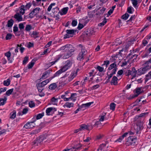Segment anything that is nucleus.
<instances>
[{
	"label": "nucleus",
	"instance_id": "nucleus-1",
	"mask_svg": "<svg viewBox=\"0 0 151 151\" xmlns=\"http://www.w3.org/2000/svg\"><path fill=\"white\" fill-rule=\"evenodd\" d=\"M77 72L74 71L72 72H67L65 75L61 78L62 81L65 84L71 81L76 76Z\"/></svg>",
	"mask_w": 151,
	"mask_h": 151
},
{
	"label": "nucleus",
	"instance_id": "nucleus-2",
	"mask_svg": "<svg viewBox=\"0 0 151 151\" xmlns=\"http://www.w3.org/2000/svg\"><path fill=\"white\" fill-rule=\"evenodd\" d=\"M78 46L81 48V51L77 56V59L79 60H81L83 59L84 57L87 54L88 52L85 47L82 45L80 44Z\"/></svg>",
	"mask_w": 151,
	"mask_h": 151
},
{
	"label": "nucleus",
	"instance_id": "nucleus-3",
	"mask_svg": "<svg viewBox=\"0 0 151 151\" xmlns=\"http://www.w3.org/2000/svg\"><path fill=\"white\" fill-rule=\"evenodd\" d=\"M74 51V48L71 45H69V47L67 48L66 49V50L64 52L63 58L66 59L71 56Z\"/></svg>",
	"mask_w": 151,
	"mask_h": 151
},
{
	"label": "nucleus",
	"instance_id": "nucleus-4",
	"mask_svg": "<svg viewBox=\"0 0 151 151\" xmlns=\"http://www.w3.org/2000/svg\"><path fill=\"white\" fill-rule=\"evenodd\" d=\"M137 138L132 137H129L128 138L125 143L127 146H134L137 142Z\"/></svg>",
	"mask_w": 151,
	"mask_h": 151
},
{
	"label": "nucleus",
	"instance_id": "nucleus-5",
	"mask_svg": "<svg viewBox=\"0 0 151 151\" xmlns=\"http://www.w3.org/2000/svg\"><path fill=\"white\" fill-rule=\"evenodd\" d=\"M149 69V66H146L144 68H141L138 70V73L139 75L144 74Z\"/></svg>",
	"mask_w": 151,
	"mask_h": 151
},
{
	"label": "nucleus",
	"instance_id": "nucleus-6",
	"mask_svg": "<svg viewBox=\"0 0 151 151\" xmlns=\"http://www.w3.org/2000/svg\"><path fill=\"white\" fill-rule=\"evenodd\" d=\"M68 69H67L64 66H62L60 69L57 71L55 74L54 75L55 76H59L60 74L62 73L65 72Z\"/></svg>",
	"mask_w": 151,
	"mask_h": 151
},
{
	"label": "nucleus",
	"instance_id": "nucleus-7",
	"mask_svg": "<svg viewBox=\"0 0 151 151\" xmlns=\"http://www.w3.org/2000/svg\"><path fill=\"white\" fill-rule=\"evenodd\" d=\"M35 121H34L30 122L27 123L24 126V127L27 129H30L35 126V124L34 122Z\"/></svg>",
	"mask_w": 151,
	"mask_h": 151
},
{
	"label": "nucleus",
	"instance_id": "nucleus-8",
	"mask_svg": "<svg viewBox=\"0 0 151 151\" xmlns=\"http://www.w3.org/2000/svg\"><path fill=\"white\" fill-rule=\"evenodd\" d=\"M143 124L142 122L138 123L136 126V134H138L139 132L143 129Z\"/></svg>",
	"mask_w": 151,
	"mask_h": 151
},
{
	"label": "nucleus",
	"instance_id": "nucleus-9",
	"mask_svg": "<svg viewBox=\"0 0 151 151\" xmlns=\"http://www.w3.org/2000/svg\"><path fill=\"white\" fill-rule=\"evenodd\" d=\"M66 32L67 33L64 35V38L65 39L69 38L70 37H72L69 35H73L75 31L73 29H70L67 30L66 31Z\"/></svg>",
	"mask_w": 151,
	"mask_h": 151
},
{
	"label": "nucleus",
	"instance_id": "nucleus-10",
	"mask_svg": "<svg viewBox=\"0 0 151 151\" xmlns=\"http://www.w3.org/2000/svg\"><path fill=\"white\" fill-rule=\"evenodd\" d=\"M50 80L49 79H47L42 82L41 83L38 84L37 85V88H38L39 87L42 88L43 87L48 83Z\"/></svg>",
	"mask_w": 151,
	"mask_h": 151
},
{
	"label": "nucleus",
	"instance_id": "nucleus-11",
	"mask_svg": "<svg viewBox=\"0 0 151 151\" xmlns=\"http://www.w3.org/2000/svg\"><path fill=\"white\" fill-rule=\"evenodd\" d=\"M43 140V137H40L37 139L35 140L33 142V143L35 145L38 146L40 144Z\"/></svg>",
	"mask_w": 151,
	"mask_h": 151
},
{
	"label": "nucleus",
	"instance_id": "nucleus-12",
	"mask_svg": "<svg viewBox=\"0 0 151 151\" xmlns=\"http://www.w3.org/2000/svg\"><path fill=\"white\" fill-rule=\"evenodd\" d=\"M137 74V71L134 68H133L132 69V70H130V75L132 77L131 78L132 79H133V78L136 76Z\"/></svg>",
	"mask_w": 151,
	"mask_h": 151
},
{
	"label": "nucleus",
	"instance_id": "nucleus-13",
	"mask_svg": "<svg viewBox=\"0 0 151 151\" xmlns=\"http://www.w3.org/2000/svg\"><path fill=\"white\" fill-rule=\"evenodd\" d=\"M118 78L115 76H114L111 82V85H116L117 84Z\"/></svg>",
	"mask_w": 151,
	"mask_h": 151
},
{
	"label": "nucleus",
	"instance_id": "nucleus-14",
	"mask_svg": "<svg viewBox=\"0 0 151 151\" xmlns=\"http://www.w3.org/2000/svg\"><path fill=\"white\" fill-rule=\"evenodd\" d=\"M14 17L17 20L19 21H21L22 20V18L21 15L19 13L16 14L14 15Z\"/></svg>",
	"mask_w": 151,
	"mask_h": 151
},
{
	"label": "nucleus",
	"instance_id": "nucleus-15",
	"mask_svg": "<svg viewBox=\"0 0 151 151\" xmlns=\"http://www.w3.org/2000/svg\"><path fill=\"white\" fill-rule=\"evenodd\" d=\"M82 145L80 144H78L77 145H75L74 147L71 149L70 151H76L79 149L81 147Z\"/></svg>",
	"mask_w": 151,
	"mask_h": 151
},
{
	"label": "nucleus",
	"instance_id": "nucleus-16",
	"mask_svg": "<svg viewBox=\"0 0 151 151\" xmlns=\"http://www.w3.org/2000/svg\"><path fill=\"white\" fill-rule=\"evenodd\" d=\"M93 103V102H92L85 104H83L80 106L81 108V109H83V108H84V109H85L86 108L89 107Z\"/></svg>",
	"mask_w": 151,
	"mask_h": 151
},
{
	"label": "nucleus",
	"instance_id": "nucleus-17",
	"mask_svg": "<svg viewBox=\"0 0 151 151\" xmlns=\"http://www.w3.org/2000/svg\"><path fill=\"white\" fill-rule=\"evenodd\" d=\"M72 65V63L70 61L68 60L65 62L64 66L68 69L71 67Z\"/></svg>",
	"mask_w": 151,
	"mask_h": 151
},
{
	"label": "nucleus",
	"instance_id": "nucleus-18",
	"mask_svg": "<svg viewBox=\"0 0 151 151\" xmlns=\"http://www.w3.org/2000/svg\"><path fill=\"white\" fill-rule=\"evenodd\" d=\"M73 106V104L72 103L66 102L63 106L64 108H70Z\"/></svg>",
	"mask_w": 151,
	"mask_h": 151
},
{
	"label": "nucleus",
	"instance_id": "nucleus-19",
	"mask_svg": "<svg viewBox=\"0 0 151 151\" xmlns=\"http://www.w3.org/2000/svg\"><path fill=\"white\" fill-rule=\"evenodd\" d=\"M57 85L56 83H53L51 84H50L49 87V89L52 90H55V88L57 87Z\"/></svg>",
	"mask_w": 151,
	"mask_h": 151
},
{
	"label": "nucleus",
	"instance_id": "nucleus-20",
	"mask_svg": "<svg viewBox=\"0 0 151 151\" xmlns=\"http://www.w3.org/2000/svg\"><path fill=\"white\" fill-rule=\"evenodd\" d=\"M62 57V55H59L56 58V59L54 61L52 62L51 63H49L48 64L49 65H50V66L54 64L55 63H56L59 59L60 58Z\"/></svg>",
	"mask_w": 151,
	"mask_h": 151
},
{
	"label": "nucleus",
	"instance_id": "nucleus-21",
	"mask_svg": "<svg viewBox=\"0 0 151 151\" xmlns=\"http://www.w3.org/2000/svg\"><path fill=\"white\" fill-rule=\"evenodd\" d=\"M58 102V99L55 98V97H52L51 100L52 104L53 105H57Z\"/></svg>",
	"mask_w": 151,
	"mask_h": 151
},
{
	"label": "nucleus",
	"instance_id": "nucleus-22",
	"mask_svg": "<svg viewBox=\"0 0 151 151\" xmlns=\"http://www.w3.org/2000/svg\"><path fill=\"white\" fill-rule=\"evenodd\" d=\"M116 68V63L115 62H114V63L110 65L109 67L108 68V69L109 70H111L113 68Z\"/></svg>",
	"mask_w": 151,
	"mask_h": 151
},
{
	"label": "nucleus",
	"instance_id": "nucleus-23",
	"mask_svg": "<svg viewBox=\"0 0 151 151\" xmlns=\"http://www.w3.org/2000/svg\"><path fill=\"white\" fill-rule=\"evenodd\" d=\"M80 128L81 131L85 129H87L88 130H89L88 128V126L85 124L81 125L80 126Z\"/></svg>",
	"mask_w": 151,
	"mask_h": 151
},
{
	"label": "nucleus",
	"instance_id": "nucleus-24",
	"mask_svg": "<svg viewBox=\"0 0 151 151\" xmlns=\"http://www.w3.org/2000/svg\"><path fill=\"white\" fill-rule=\"evenodd\" d=\"M26 10L24 8V5H22L20 6L19 12L21 14L23 15L25 13V11Z\"/></svg>",
	"mask_w": 151,
	"mask_h": 151
},
{
	"label": "nucleus",
	"instance_id": "nucleus-25",
	"mask_svg": "<svg viewBox=\"0 0 151 151\" xmlns=\"http://www.w3.org/2000/svg\"><path fill=\"white\" fill-rule=\"evenodd\" d=\"M5 56H6L7 58L8 61H9V63H12V60H10V57L11 56V53L9 51L8 52H6L5 54Z\"/></svg>",
	"mask_w": 151,
	"mask_h": 151
},
{
	"label": "nucleus",
	"instance_id": "nucleus-26",
	"mask_svg": "<svg viewBox=\"0 0 151 151\" xmlns=\"http://www.w3.org/2000/svg\"><path fill=\"white\" fill-rule=\"evenodd\" d=\"M13 20L12 19H10L8 21L7 24L6 25V26L8 27H12L13 24Z\"/></svg>",
	"mask_w": 151,
	"mask_h": 151
},
{
	"label": "nucleus",
	"instance_id": "nucleus-27",
	"mask_svg": "<svg viewBox=\"0 0 151 151\" xmlns=\"http://www.w3.org/2000/svg\"><path fill=\"white\" fill-rule=\"evenodd\" d=\"M49 71H47L43 73L42 76V78L45 79L48 77L49 75Z\"/></svg>",
	"mask_w": 151,
	"mask_h": 151
},
{
	"label": "nucleus",
	"instance_id": "nucleus-28",
	"mask_svg": "<svg viewBox=\"0 0 151 151\" xmlns=\"http://www.w3.org/2000/svg\"><path fill=\"white\" fill-rule=\"evenodd\" d=\"M10 114L11 115L10 116V118L12 119H14L15 118L16 116V111L15 110H14Z\"/></svg>",
	"mask_w": 151,
	"mask_h": 151
},
{
	"label": "nucleus",
	"instance_id": "nucleus-29",
	"mask_svg": "<svg viewBox=\"0 0 151 151\" xmlns=\"http://www.w3.org/2000/svg\"><path fill=\"white\" fill-rule=\"evenodd\" d=\"M53 108L52 107L47 108L46 111V113L47 115H50V113L53 110Z\"/></svg>",
	"mask_w": 151,
	"mask_h": 151
},
{
	"label": "nucleus",
	"instance_id": "nucleus-30",
	"mask_svg": "<svg viewBox=\"0 0 151 151\" xmlns=\"http://www.w3.org/2000/svg\"><path fill=\"white\" fill-rule=\"evenodd\" d=\"M121 43L122 41L121 40L117 38L115 40L114 43V45L117 46L119 45Z\"/></svg>",
	"mask_w": 151,
	"mask_h": 151
},
{
	"label": "nucleus",
	"instance_id": "nucleus-31",
	"mask_svg": "<svg viewBox=\"0 0 151 151\" xmlns=\"http://www.w3.org/2000/svg\"><path fill=\"white\" fill-rule=\"evenodd\" d=\"M10 81L9 79H8L6 81H5L4 82V84L5 86H8L10 84Z\"/></svg>",
	"mask_w": 151,
	"mask_h": 151
},
{
	"label": "nucleus",
	"instance_id": "nucleus-32",
	"mask_svg": "<svg viewBox=\"0 0 151 151\" xmlns=\"http://www.w3.org/2000/svg\"><path fill=\"white\" fill-rule=\"evenodd\" d=\"M32 29V27L31 25L27 24L26 25L25 29L27 31H29Z\"/></svg>",
	"mask_w": 151,
	"mask_h": 151
},
{
	"label": "nucleus",
	"instance_id": "nucleus-33",
	"mask_svg": "<svg viewBox=\"0 0 151 151\" xmlns=\"http://www.w3.org/2000/svg\"><path fill=\"white\" fill-rule=\"evenodd\" d=\"M40 9L39 7H37L34 9L33 11L34 13V14H37L39 13V11L40 10Z\"/></svg>",
	"mask_w": 151,
	"mask_h": 151
},
{
	"label": "nucleus",
	"instance_id": "nucleus-34",
	"mask_svg": "<svg viewBox=\"0 0 151 151\" xmlns=\"http://www.w3.org/2000/svg\"><path fill=\"white\" fill-rule=\"evenodd\" d=\"M142 91L141 88H137L136 90V93H137V95H136V96L139 95L142 92Z\"/></svg>",
	"mask_w": 151,
	"mask_h": 151
},
{
	"label": "nucleus",
	"instance_id": "nucleus-35",
	"mask_svg": "<svg viewBox=\"0 0 151 151\" xmlns=\"http://www.w3.org/2000/svg\"><path fill=\"white\" fill-rule=\"evenodd\" d=\"M44 114V113L43 112L41 114H38L36 117V119H39L42 117Z\"/></svg>",
	"mask_w": 151,
	"mask_h": 151
},
{
	"label": "nucleus",
	"instance_id": "nucleus-36",
	"mask_svg": "<svg viewBox=\"0 0 151 151\" xmlns=\"http://www.w3.org/2000/svg\"><path fill=\"white\" fill-rule=\"evenodd\" d=\"M38 33L36 32H33L31 35V36L32 37L36 38L38 37Z\"/></svg>",
	"mask_w": 151,
	"mask_h": 151
},
{
	"label": "nucleus",
	"instance_id": "nucleus-37",
	"mask_svg": "<svg viewBox=\"0 0 151 151\" xmlns=\"http://www.w3.org/2000/svg\"><path fill=\"white\" fill-rule=\"evenodd\" d=\"M13 88H12L8 90L7 91H6V95L8 96H9L13 92Z\"/></svg>",
	"mask_w": 151,
	"mask_h": 151
},
{
	"label": "nucleus",
	"instance_id": "nucleus-38",
	"mask_svg": "<svg viewBox=\"0 0 151 151\" xmlns=\"http://www.w3.org/2000/svg\"><path fill=\"white\" fill-rule=\"evenodd\" d=\"M29 106L31 108H32L35 106V104L34 102L31 101L29 103Z\"/></svg>",
	"mask_w": 151,
	"mask_h": 151
},
{
	"label": "nucleus",
	"instance_id": "nucleus-39",
	"mask_svg": "<svg viewBox=\"0 0 151 151\" xmlns=\"http://www.w3.org/2000/svg\"><path fill=\"white\" fill-rule=\"evenodd\" d=\"M129 16V14L127 13H126L122 16V18L123 19L126 20L127 19Z\"/></svg>",
	"mask_w": 151,
	"mask_h": 151
},
{
	"label": "nucleus",
	"instance_id": "nucleus-40",
	"mask_svg": "<svg viewBox=\"0 0 151 151\" xmlns=\"http://www.w3.org/2000/svg\"><path fill=\"white\" fill-rule=\"evenodd\" d=\"M132 2L133 6L136 7H137V0H132Z\"/></svg>",
	"mask_w": 151,
	"mask_h": 151
},
{
	"label": "nucleus",
	"instance_id": "nucleus-41",
	"mask_svg": "<svg viewBox=\"0 0 151 151\" xmlns=\"http://www.w3.org/2000/svg\"><path fill=\"white\" fill-rule=\"evenodd\" d=\"M55 3H53L51 4L48 8L47 9V10L48 12H50L52 9V6H55Z\"/></svg>",
	"mask_w": 151,
	"mask_h": 151
},
{
	"label": "nucleus",
	"instance_id": "nucleus-42",
	"mask_svg": "<svg viewBox=\"0 0 151 151\" xmlns=\"http://www.w3.org/2000/svg\"><path fill=\"white\" fill-rule=\"evenodd\" d=\"M115 104L114 103H112L110 105V109H111L114 110L115 107Z\"/></svg>",
	"mask_w": 151,
	"mask_h": 151
},
{
	"label": "nucleus",
	"instance_id": "nucleus-43",
	"mask_svg": "<svg viewBox=\"0 0 151 151\" xmlns=\"http://www.w3.org/2000/svg\"><path fill=\"white\" fill-rule=\"evenodd\" d=\"M1 99V101L0 102V106L3 105L5 104L7 99L6 98H4L3 99Z\"/></svg>",
	"mask_w": 151,
	"mask_h": 151
},
{
	"label": "nucleus",
	"instance_id": "nucleus-44",
	"mask_svg": "<svg viewBox=\"0 0 151 151\" xmlns=\"http://www.w3.org/2000/svg\"><path fill=\"white\" fill-rule=\"evenodd\" d=\"M97 68L98 69V70H99V71L100 72H102L103 71H104V68H103L101 67L98 66L97 67Z\"/></svg>",
	"mask_w": 151,
	"mask_h": 151
},
{
	"label": "nucleus",
	"instance_id": "nucleus-45",
	"mask_svg": "<svg viewBox=\"0 0 151 151\" xmlns=\"http://www.w3.org/2000/svg\"><path fill=\"white\" fill-rule=\"evenodd\" d=\"M65 45V46H63L60 47V50H65V51L66 50V49L67 48L69 47V45Z\"/></svg>",
	"mask_w": 151,
	"mask_h": 151
},
{
	"label": "nucleus",
	"instance_id": "nucleus-46",
	"mask_svg": "<svg viewBox=\"0 0 151 151\" xmlns=\"http://www.w3.org/2000/svg\"><path fill=\"white\" fill-rule=\"evenodd\" d=\"M68 9V7H65L63 8L62 9V12L63 14H65L67 13Z\"/></svg>",
	"mask_w": 151,
	"mask_h": 151
},
{
	"label": "nucleus",
	"instance_id": "nucleus-47",
	"mask_svg": "<svg viewBox=\"0 0 151 151\" xmlns=\"http://www.w3.org/2000/svg\"><path fill=\"white\" fill-rule=\"evenodd\" d=\"M106 115V113H104V114H103V115H102L100 116V118L99 119V121L100 122H102L104 120L105 118L104 116Z\"/></svg>",
	"mask_w": 151,
	"mask_h": 151
},
{
	"label": "nucleus",
	"instance_id": "nucleus-48",
	"mask_svg": "<svg viewBox=\"0 0 151 151\" xmlns=\"http://www.w3.org/2000/svg\"><path fill=\"white\" fill-rule=\"evenodd\" d=\"M94 71L92 70L91 72H90L89 73V76L88 77H92L91 78H90L91 79H92L93 78V77L94 76Z\"/></svg>",
	"mask_w": 151,
	"mask_h": 151
},
{
	"label": "nucleus",
	"instance_id": "nucleus-49",
	"mask_svg": "<svg viewBox=\"0 0 151 151\" xmlns=\"http://www.w3.org/2000/svg\"><path fill=\"white\" fill-rule=\"evenodd\" d=\"M12 37V35L10 33H8L6 37V40L10 39Z\"/></svg>",
	"mask_w": 151,
	"mask_h": 151
},
{
	"label": "nucleus",
	"instance_id": "nucleus-50",
	"mask_svg": "<svg viewBox=\"0 0 151 151\" xmlns=\"http://www.w3.org/2000/svg\"><path fill=\"white\" fill-rule=\"evenodd\" d=\"M31 6V4L30 3L27 4L26 5H24V8L26 10L29 9Z\"/></svg>",
	"mask_w": 151,
	"mask_h": 151
},
{
	"label": "nucleus",
	"instance_id": "nucleus-51",
	"mask_svg": "<svg viewBox=\"0 0 151 151\" xmlns=\"http://www.w3.org/2000/svg\"><path fill=\"white\" fill-rule=\"evenodd\" d=\"M151 79V77L148 74L146 75V77L145 78V82H147V81Z\"/></svg>",
	"mask_w": 151,
	"mask_h": 151
},
{
	"label": "nucleus",
	"instance_id": "nucleus-52",
	"mask_svg": "<svg viewBox=\"0 0 151 151\" xmlns=\"http://www.w3.org/2000/svg\"><path fill=\"white\" fill-rule=\"evenodd\" d=\"M134 19V16H132L130 18V19L129 20L127 21V22L128 24H131V21H132L133 19Z\"/></svg>",
	"mask_w": 151,
	"mask_h": 151
},
{
	"label": "nucleus",
	"instance_id": "nucleus-53",
	"mask_svg": "<svg viewBox=\"0 0 151 151\" xmlns=\"http://www.w3.org/2000/svg\"><path fill=\"white\" fill-rule=\"evenodd\" d=\"M104 64H103L102 65V66L105 65H106V69L108 67V65L109 63V61L108 60L105 61H104Z\"/></svg>",
	"mask_w": 151,
	"mask_h": 151
},
{
	"label": "nucleus",
	"instance_id": "nucleus-54",
	"mask_svg": "<svg viewBox=\"0 0 151 151\" xmlns=\"http://www.w3.org/2000/svg\"><path fill=\"white\" fill-rule=\"evenodd\" d=\"M34 63L33 62H31L28 65V68L29 69L31 68L34 65Z\"/></svg>",
	"mask_w": 151,
	"mask_h": 151
},
{
	"label": "nucleus",
	"instance_id": "nucleus-55",
	"mask_svg": "<svg viewBox=\"0 0 151 151\" xmlns=\"http://www.w3.org/2000/svg\"><path fill=\"white\" fill-rule=\"evenodd\" d=\"M28 59V57L26 56L24 58V60L23 61V63L24 64H25L27 62Z\"/></svg>",
	"mask_w": 151,
	"mask_h": 151
},
{
	"label": "nucleus",
	"instance_id": "nucleus-56",
	"mask_svg": "<svg viewBox=\"0 0 151 151\" xmlns=\"http://www.w3.org/2000/svg\"><path fill=\"white\" fill-rule=\"evenodd\" d=\"M7 89L6 87L1 88L0 89V94L3 92L5 91Z\"/></svg>",
	"mask_w": 151,
	"mask_h": 151
},
{
	"label": "nucleus",
	"instance_id": "nucleus-57",
	"mask_svg": "<svg viewBox=\"0 0 151 151\" xmlns=\"http://www.w3.org/2000/svg\"><path fill=\"white\" fill-rule=\"evenodd\" d=\"M106 22L107 21L105 19L104 21H103L101 23H99L98 25L99 26H102L106 23Z\"/></svg>",
	"mask_w": 151,
	"mask_h": 151
},
{
	"label": "nucleus",
	"instance_id": "nucleus-58",
	"mask_svg": "<svg viewBox=\"0 0 151 151\" xmlns=\"http://www.w3.org/2000/svg\"><path fill=\"white\" fill-rule=\"evenodd\" d=\"M33 45L34 44L33 43H32L31 42H29L27 43V47L29 48H30V47H33Z\"/></svg>",
	"mask_w": 151,
	"mask_h": 151
},
{
	"label": "nucleus",
	"instance_id": "nucleus-59",
	"mask_svg": "<svg viewBox=\"0 0 151 151\" xmlns=\"http://www.w3.org/2000/svg\"><path fill=\"white\" fill-rule=\"evenodd\" d=\"M106 9L104 7L102 8V9L99 12V13L100 14H103L106 10Z\"/></svg>",
	"mask_w": 151,
	"mask_h": 151
},
{
	"label": "nucleus",
	"instance_id": "nucleus-60",
	"mask_svg": "<svg viewBox=\"0 0 151 151\" xmlns=\"http://www.w3.org/2000/svg\"><path fill=\"white\" fill-rule=\"evenodd\" d=\"M99 87V85L97 84L91 87V89L93 90L98 88Z\"/></svg>",
	"mask_w": 151,
	"mask_h": 151
},
{
	"label": "nucleus",
	"instance_id": "nucleus-61",
	"mask_svg": "<svg viewBox=\"0 0 151 151\" xmlns=\"http://www.w3.org/2000/svg\"><path fill=\"white\" fill-rule=\"evenodd\" d=\"M28 111V109L27 108H25L22 111V114H26L27 113Z\"/></svg>",
	"mask_w": 151,
	"mask_h": 151
},
{
	"label": "nucleus",
	"instance_id": "nucleus-62",
	"mask_svg": "<svg viewBox=\"0 0 151 151\" xmlns=\"http://www.w3.org/2000/svg\"><path fill=\"white\" fill-rule=\"evenodd\" d=\"M77 22L75 20H73L72 21V25L73 26H75L77 24Z\"/></svg>",
	"mask_w": 151,
	"mask_h": 151
},
{
	"label": "nucleus",
	"instance_id": "nucleus-63",
	"mask_svg": "<svg viewBox=\"0 0 151 151\" xmlns=\"http://www.w3.org/2000/svg\"><path fill=\"white\" fill-rule=\"evenodd\" d=\"M133 8L131 7H129L127 9V12L130 14H132V9Z\"/></svg>",
	"mask_w": 151,
	"mask_h": 151
},
{
	"label": "nucleus",
	"instance_id": "nucleus-64",
	"mask_svg": "<svg viewBox=\"0 0 151 151\" xmlns=\"http://www.w3.org/2000/svg\"><path fill=\"white\" fill-rule=\"evenodd\" d=\"M19 29H24V24L22 23H20L19 24Z\"/></svg>",
	"mask_w": 151,
	"mask_h": 151
}]
</instances>
